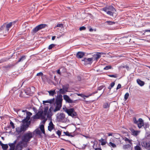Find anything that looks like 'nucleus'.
<instances>
[{
	"label": "nucleus",
	"mask_w": 150,
	"mask_h": 150,
	"mask_svg": "<svg viewBox=\"0 0 150 150\" xmlns=\"http://www.w3.org/2000/svg\"><path fill=\"white\" fill-rule=\"evenodd\" d=\"M22 143V142L18 143L15 147V150H22V147L21 145V144Z\"/></svg>",
	"instance_id": "6ab92c4d"
},
{
	"label": "nucleus",
	"mask_w": 150,
	"mask_h": 150,
	"mask_svg": "<svg viewBox=\"0 0 150 150\" xmlns=\"http://www.w3.org/2000/svg\"><path fill=\"white\" fill-rule=\"evenodd\" d=\"M108 136H112V134H113V136L114 137H119V136H120L119 134L116 133H114L113 134H112V133H108Z\"/></svg>",
	"instance_id": "a878e982"
},
{
	"label": "nucleus",
	"mask_w": 150,
	"mask_h": 150,
	"mask_svg": "<svg viewBox=\"0 0 150 150\" xmlns=\"http://www.w3.org/2000/svg\"><path fill=\"white\" fill-rule=\"evenodd\" d=\"M137 83L141 86H142L144 85V82L139 79L137 80Z\"/></svg>",
	"instance_id": "5701e85b"
},
{
	"label": "nucleus",
	"mask_w": 150,
	"mask_h": 150,
	"mask_svg": "<svg viewBox=\"0 0 150 150\" xmlns=\"http://www.w3.org/2000/svg\"><path fill=\"white\" fill-rule=\"evenodd\" d=\"M129 94L128 93H125L124 96V99L125 100H126L129 97Z\"/></svg>",
	"instance_id": "473e14b6"
},
{
	"label": "nucleus",
	"mask_w": 150,
	"mask_h": 150,
	"mask_svg": "<svg viewBox=\"0 0 150 150\" xmlns=\"http://www.w3.org/2000/svg\"><path fill=\"white\" fill-rule=\"evenodd\" d=\"M109 76L111 77H114V78H116L117 77V76L115 75H109Z\"/></svg>",
	"instance_id": "5fc2aeb1"
},
{
	"label": "nucleus",
	"mask_w": 150,
	"mask_h": 150,
	"mask_svg": "<svg viewBox=\"0 0 150 150\" xmlns=\"http://www.w3.org/2000/svg\"><path fill=\"white\" fill-rule=\"evenodd\" d=\"M10 125L11 126L12 128L13 129H14L15 128V126L13 122H12L11 121L10 122Z\"/></svg>",
	"instance_id": "37998d69"
},
{
	"label": "nucleus",
	"mask_w": 150,
	"mask_h": 150,
	"mask_svg": "<svg viewBox=\"0 0 150 150\" xmlns=\"http://www.w3.org/2000/svg\"><path fill=\"white\" fill-rule=\"evenodd\" d=\"M85 96V95H84L83 94H81V97H83V98H84Z\"/></svg>",
	"instance_id": "774afa93"
},
{
	"label": "nucleus",
	"mask_w": 150,
	"mask_h": 150,
	"mask_svg": "<svg viewBox=\"0 0 150 150\" xmlns=\"http://www.w3.org/2000/svg\"><path fill=\"white\" fill-rule=\"evenodd\" d=\"M12 24V23L10 22L6 25V29L7 32L8 31L9 29L11 27Z\"/></svg>",
	"instance_id": "4be33fe9"
},
{
	"label": "nucleus",
	"mask_w": 150,
	"mask_h": 150,
	"mask_svg": "<svg viewBox=\"0 0 150 150\" xmlns=\"http://www.w3.org/2000/svg\"><path fill=\"white\" fill-rule=\"evenodd\" d=\"M121 85L120 84H119L117 86V87L116 88L117 89H117H119L120 88H121Z\"/></svg>",
	"instance_id": "603ef678"
},
{
	"label": "nucleus",
	"mask_w": 150,
	"mask_h": 150,
	"mask_svg": "<svg viewBox=\"0 0 150 150\" xmlns=\"http://www.w3.org/2000/svg\"><path fill=\"white\" fill-rule=\"evenodd\" d=\"M103 8H105L109 11H110L112 12H114V11H115V8L112 6H109Z\"/></svg>",
	"instance_id": "dca6fc26"
},
{
	"label": "nucleus",
	"mask_w": 150,
	"mask_h": 150,
	"mask_svg": "<svg viewBox=\"0 0 150 150\" xmlns=\"http://www.w3.org/2000/svg\"><path fill=\"white\" fill-rule=\"evenodd\" d=\"M55 101V99L53 98L52 99H49L47 100H45L43 101V104L48 103L50 104L52 103H54Z\"/></svg>",
	"instance_id": "2eb2a0df"
},
{
	"label": "nucleus",
	"mask_w": 150,
	"mask_h": 150,
	"mask_svg": "<svg viewBox=\"0 0 150 150\" xmlns=\"http://www.w3.org/2000/svg\"><path fill=\"white\" fill-rule=\"evenodd\" d=\"M47 113H46L45 114L44 112H42V116H41V119H44L46 118V117L47 116Z\"/></svg>",
	"instance_id": "4c0bfd02"
},
{
	"label": "nucleus",
	"mask_w": 150,
	"mask_h": 150,
	"mask_svg": "<svg viewBox=\"0 0 150 150\" xmlns=\"http://www.w3.org/2000/svg\"><path fill=\"white\" fill-rule=\"evenodd\" d=\"M141 145L147 150H150V141L144 140L141 143Z\"/></svg>",
	"instance_id": "6e6552de"
},
{
	"label": "nucleus",
	"mask_w": 150,
	"mask_h": 150,
	"mask_svg": "<svg viewBox=\"0 0 150 150\" xmlns=\"http://www.w3.org/2000/svg\"><path fill=\"white\" fill-rule=\"evenodd\" d=\"M57 134L59 136L61 134V132L60 131L58 130L57 131Z\"/></svg>",
	"instance_id": "09e8293b"
},
{
	"label": "nucleus",
	"mask_w": 150,
	"mask_h": 150,
	"mask_svg": "<svg viewBox=\"0 0 150 150\" xmlns=\"http://www.w3.org/2000/svg\"><path fill=\"white\" fill-rule=\"evenodd\" d=\"M55 46V45L54 44H52L50 45L49 47H48V49L49 50H51V49L54 46Z\"/></svg>",
	"instance_id": "a19ab883"
},
{
	"label": "nucleus",
	"mask_w": 150,
	"mask_h": 150,
	"mask_svg": "<svg viewBox=\"0 0 150 150\" xmlns=\"http://www.w3.org/2000/svg\"><path fill=\"white\" fill-rule=\"evenodd\" d=\"M141 148L138 145H137L134 147V150H141Z\"/></svg>",
	"instance_id": "ea45409f"
},
{
	"label": "nucleus",
	"mask_w": 150,
	"mask_h": 150,
	"mask_svg": "<svg viewBox=\"0 0 150 150\" xmlns=\"http://www.w3.org/2000/svg\"><path fill=\"white\" fill-rule=\"evenodd\" d=\"M130 130L132 134L135 136L138 135L140 132V131H139L135 130L133 129H130Z\"/></svg>",
	"instance_id": "a211bd4d"
},
{
	"label": "nucleus",
	"mask_w": 150,
	"mask_h": 150,
	"mask_svg": "<svg viewBox=\"0 0 150 150\" xmlns=\"http://www.w3.org/2000/svg\"><path fill=\"white\" fill-rule=\"evenodd\" d=\"M99 142L101 143V144L103 145H105L106 142V141L103 138H101L99 140Z\"/></svg>",
	"instance_id": "bb28decb"
},
{
	"label": "nucleus",
	"mask_w": 150,
	"mask_h": 150,
	"mask_svg": "<svg viewBox=\"0 0 150 150\" xmlns=\"http://www.w3.org/2000/svg\"><path fill=\"white\" fill-rule=\"evenodd\" d=\"M130 146L129 144H126L124 145L123 146V148L124 149H127L129 148Z\"/></svg>",
	"instance_id": "c9c22d12"
},
{
	"label": "nucleus",
	"mask_w": 150,
	"mask_h": 150,
	"mask_svg": "<svg viewBox=\"0 0 150 150\" xmlns=\"http://www.w3.org/2000/svg\"><path fill=\"white\" fill-rule=\"evenodd\" d=\"M103 87L104 86H99L98 88V90L99 91L101 90L103 88Z\"/></svg>",
	"instance_id": "3c124183"
},
{
	"label": "nucleus",
	"mask_w": 150,
	"mask_h": 150,
	"mask_svg": "<svg viewBox=\"0 0 150 150\" xmlns=\"http://www.w3.org/2000/svg\"><path fill=\"white\" fill-rule=\"evenodd\" d=\"M48 107H45L44 108V110L42 112H44V113L45 114L46 113H47L48 110Z\"/></svg>",
	"instance_id": "f704fd0d"
},
{
	"label": "nucleus",
	"mask_w": 150,
	"mask_h": 150,
	"mask_svg": "<svg viewBox=\"0 0 150 150\" xmlns=\"http://www.w3.org/2000/svg\"><path fill=\"white\" fill-rule=\"evenodd\" d=\"M115 84V83L114 82H112L111 83L110 85V86H111V87H113L114 86Z\"/></svg>",
	"instance_id": "6e6d98bb"
},
{
	"label": "nucleus",
	"mask_w": 150,
	"mask_h": 150,
	"mask_svg": "<svg viewBox=\"0 0 150 150\" xmlns=\"http://www.w3.org/2000/svg\"><path fill=\"white\" fill-rule=\"evenodd\" d=\"M53 109V108L52 107H51L49 109V111H50V112Z\"/></svg>",
	"instance_id": "680f3d73"
},
{
	"label": "nucleus",
	"mask_w": 150,
	"mask_h": 150,
	"mask_svg": "<svg viewBox=\"0 0 150 150\" xmlns=\"http://www.w3.org/2000/svg\"><path fill=\"white\" fill-rule=\"evenodd\" d=\"M46 25L45 24H41L39 25L34 28L33 29V31L34 33H35L40 29L45 28Z\"/></svg>",
	"instance_id": "9d476101"
},
{
	"label": "nucleus",
	"mask_w": 150,
	"mask_h": 150,
	"mask_svg": "<svg viewBox=\"0 0 150 150\" xmlns=\"http://www.w3.org/2000/svg\"><path fill=\"white\" fill-rule=\"evenodd\" d=\"M145 32H150V30H146L144 31Z\"/></svg>",
	"instance_id": "69168bd1"
},
{
	"label": "nucleus",
	"mask_w": 150,
	"mask_h": 150,
	"mask_svg": "<svg viewBox=\"0 0 150 150\" xmlns=\"http://www.w3.org/2000/svg\"><path fill=\"white\" fill-rule=\"evenodd\" d=\"M110 104L108 103H106L104 104L103 108H108L110 107Z\"/></svg>",
	"instance_id": "393cba45"
},
{
	"label": "nucleus",
	"mask_w": 150,
	"mask_h": 150,
	"mask_svg": "<svg viewBox=\"0 0 150 150\" xmlns=\"http://www.w3.org/2000/svg\"><path fill=\"white\" fill-rule=\"evenodd\" d=\"M33 136L34 134L33 133L29 131L23 134L22 137L21 139L22 142H24L26 143L24 145V147L27 146V143L30 141Z\"/></svg>",
	"instance_id": "f03ea898"
},
{
	"label": "nucleus",
	"mask_w": 150,
	"mask_h": 150,
	"mask_svg": "<svg viewBox=\"0 0 150 150\" xmlns=\"http://www.w3.org/2000/svg\"><path fill=\"white\" fill-rule=\"evenodd\" d=\"M103 10L106 12L107 14L110 16H113V12L111 11H109L106 9L105 8H103Z\"/></svg>",
	"instance_id": "aec40b11"
},
{
	"label": "nucleus",
	"mask_w": 150,
	"mask_h": 150,
	"mask_svg": "<svg viewBox=\"0 0 150 150\" xmlns=\"http://www.w3.org/2000/svg\"><path fill=\"white\" fill-rule=\"evenodd\" d=\"M111 67L110 66H106L104 68V70H108L109 69H111Z\"/></svg>",
	"instance_id": "58836bf2"
},
{
	"label": "nucleus",
	"mask_w": 150,
	"mask_h": 150,
	"mask_svg": "<svg viewBox=\"0 0 150 150\" xmlns=\"http://www.w3.org/2000/svg\"><path fill=\"white\" fill-rule=\"evenodd\" d=\"M115 23V22L113 21H107L105 23V24H108L109 25H112Z\"/></svg>",
	"instance_id": "c85d7f7f"
},
{
	"label": "nucleus",
	"mask_w": 150,
	"mask_h": 150,
	"mask_svg": "<svg viewBox=\"0 0 150 150\" xmlns=\"http://www.w3.org/2000/svg\"><path fill=\"white\" fill-rule=\"evenodd\" d=\"M36 114H38V115L39 116L41 119V116L42 114V112L41 111H39Z\"/></svg>",
	"instance_id": "e433bc0d"
},
{
	"label": "nucleus",
	"mask_w": 150,
	"mask_h": 150,
	"mask_svg": "<svg viewBox=\"0 0 150 150\" xmlns=\"http://www.w3.org/2000/svg\"><path fill=\"white\" fill-rule=\"evenodd\" d=\"M86 29V28L83 26L80 28L79 30H84Z\"/></svg>",
	"instance_id": "de8ad7c7"
},
{
	"label": "nucleus",
	"mask_w": 150,
	"mask_h": 150,
	"mask_svg": "<svg viewBox=\"0 0 150 150\" xmlns=\"http://www.w3.org/2000/svg\"><path fill=\"white\" fill-rule=\"evenodd\" d=\"M62 88L60 89L59 90V93L61 94H64L67 92H69L68 91L69 88V86L68 84L63 85L62 86Z\"/></svg>",
	"instance_id": "0eeeda50"
},
{
	"label": "nucleus",
	"mask_w": 150,
	"mask_h": 150,
	"mask_svg": "<svg viewBox=\"0 0 150 150\" xmlns=\"http://www.w3.org/2000/svg\"><path fill=\"white\" fill-rule=\"evenodd\" d=\"M64 99L66 102L69 103H74V101L71 99L67 95H64L63 96Z\"/></svg>",
	"instance_id": "9b49d317"
},
{
	"label": "nucleus",
	"mask_w": 150,
	"mask_h": 150,
	"mask_svg": "<svg viewBox=\"0 0 150 150\" xmlns=\"http://www.w3.org/2000/svg\"><path fill=\"white\" fill-rule=\"evenodd\" d=\"M57 73L58 74H59L60 75L61 74V73H60V70L59 69L57 71Z\"/></svg>",
	"instance_id": "bf43d9fd"
},
{
	"label": "nucleus",
	"mask_w": 150,
	"mask_h": 150,
	"mask_svg": "<svg viewBox=\"0 0 150 150\" xmlns=\"http://www.w3.org/2000/svg\"><path fill=\"white\" fill-rule=\"evenodd\" d=\"M123 139L125 141L126 143H131V141L128 139L126 137H125Z\"/></svg>",
	"instance_id": "7c9ffc66"
},
{
	"label": "nucleus",
	"mask_w": 150,
	"mask_h": 150,
	"mask_svg": "<svg viewBox=\"0 0 150 150\" xmlns=\"http://www.w3.org/2000/svg\"><path fill=\"white\" fill-rule=\"evenodd\" d=\"M65 111L68 114L69 116L73 117L76 116L77 115L76 113L74 111L73 108L66 109Z\"/></svg>",
	"instance_id": "423d86ee"
},
{
	"label": "nucleus",
	"mask_w": 150,
	"mask_h": 150,
	"mask_svg": "<svg viewBox=\"0 0 150 150\" xmlns=\"http://www.w3.org/2000/svg\"><path fill=\"white\" fill-rule=\"evenodd\" d=\"M47 118L44 119V120L42 121V123L43 124H44L46 122V121H47Z\"/></svg>",
	"instance_id": "13d9d810"
},
{
	"label": "nucleus",
	"mask_w": 150,
	"mask_h": 150,
	"mask_svg": "<svg viewBox=\"0 0 150 150\" xmlns=\"http://www.w3.org/2000/svg\"><path fill=\"white\" fill-rule=\"evenodd\" d=\"M40 117L38 115V114H36L35 116L33 117V118L34 119H39Z\"/></svg>",
	"instance_id": "49530a36"
},
{
	"label": "nucleus",
	"mask_w": 150,
	"mask_h": 150,
	"mask_svg": "<svg viewBox=\"0 0 150 150\" xmlns=\"http://www.w3.org/2000/svg\"><path fill=\"white\" fill-rule=\"evenodd\" d=\"M109 145L110 146H112L113 147L115 148L116 147V146L115 144L112 143V142H110L109 143Z\"/></svg>",
	"instance_id": "72a5a7b5"
},
{
	"label": "nucleus",
	"mask_w": 150,
	"mask_h": 150,
	"mask_svg": "<svg viewBox=\"0 0 150 150\" xmlns=\"http://www.w3.org/2000/svg\"><path fill=\"white\" fill-rule=\"evenodd\" d=\"M26 59V56L25 55L22 56L18 61V62H22L24 60Z\"/></svg>",
	"instance_id": "cd10ccee"
},
{
	"label": "nucleus",
	"mask_w": 150,
	"mask_h": 150,
	"mask_svg": "<svg viewBox=\"0 0 150 150\" xmlns=\"http://www.w3.org/2000/svg\"><path fill=\"white\" fill-rule=\"evenodd\" d=\"M149 127V125L148 124H146V125L145 127V128L148 127Z\"/></svg>",
	"instance_id": "338daca9"
},
{
	"label": "nucleus",
	"mask_w": 150,
	"mask_h": 150,
	"mask_svg": "<svg viewBox=\"0 0 150 150\" xmlns=\"http://www.w3.org/2000/svg\"><path fill=\"white\" fill-rule=\"evenodd\" d=\"M93 59V58H85L82 61L84 62V63L86 64H91L92 63V61Z\"/></svg>",
	"instance_id": "f8f14e48"
},
{
	"label": "nucleus",
	"mask_w": 150,
	"mask_h": 150,
	"mask_svg": "<svg viewBox=\"0 0 150 150\" xmlns=\"http://www.w3.org/2000/svg\"><path fill=\"white\" fill-rule=\"evenodd\" d=\"M57 27H59L62 28L63 27V24L62 23H58L57 25L56 26L54 27V28L55 29Z\"/></svg>",
	"instance_id": "2f4dec72"
},
{
	"label": "nucleus",
	"mask_w": 150,
	"mask_h": 150,
	"mask_svg": "<svg viewBox=\"0 0 150 150\" xmlns=\"http://www.w3.org/2000/svg\"><path fill=\"white\" fill-rule=\"evenodd\" d=\"M1 145L2 146V149L4 150H6L8 148V146L7 144H1Z\"/></svg>",
	"instance_id": "b1692460"
},
{
	"label": "nucleus",
	"mask_w": 150,
	"mask_h": 150,
	"mask_svg": "<svg viewBox=\"0 0 150 150\" xmlns=\"http://www.w3.org/2000/svg\"><path fill=\"white\" fill-rule=\"evenodd\" d=\"M43 75V74L42 72H40L37 73L36 75L37 76H42Z\"/></svg>",
	"instance_id": "8fccbe9b"
},
{
	"label": "nucleus",
	"mask_w": 150,
	"mask_h": 150,
	"mask_svg": "<svg viewBox=\"0 0 150 150\" xmlns=\"http://www.w3.org/2000/svg\"><path fill=\"white\" fill-rule=\"evenodd\" d=\"M18 88H17L16 87H14L10 91V92H11V93L12 92V91L13 92L14 91H16Z\"/></svg>",
	"instance_id": "a18cd8bd"
},
{
	"label": "nucleus",
	"mask_w": 150,
	"mask_h": 150,
	"mask_svg": "<svg viewBox=\"0 0 150 150\" xmlns=\"http://www.w3.org/2000/svg\"><path fill=\"white\" fill-rule=\"evenodd\" d=\"M19 116L20 117H25V116H26L25 118H24L23 120V122L25 123L27 122H30L29 121L31 116L32 115V113L29 112H27L26 110H20L19 111Z\"/></svg>",
	"instance_id": "f257e3e1"
},
{
	"label": "nucleus",
	"mask_w": 150,
	"mask_h": 150,
	"mask_svg": "<svg viewBox=\"0 0 150 150\" xmlns=\"http://www.w3.org/2000/svg\"><path fill=\"white\" fill-rule=\"evenodd\" d=\"M95 149V150H102L100 148H96Z\"/></svg>",
	"instance_id": "0e129e2a"
},
{
	"label": "nucleus",
	"mask_w": 150,
	"mask_h": 150,
	"mask_svg": "<svg viewBox=\"0 0 150 150\" xmlns=\"http://www.w3.org/2000/svg\"><path fill=\"white\" fill-rule=\"evenodd\" d=\"M92 95V94H89L88 95H85V97H86V98H88L90 96H91Z\"/></svg>",
	"instance_id": "4d7b16f0"
},
{
	"label": "nucleus",
	"mask_w": 150,
	"mask_h": 150,
	"mask_svg": "<svg viewBox=\"0 0 150 150\" xmlns=\"http://www.w3.org/2000/svg\"><path fill=\"white\" fill-rule=\"evenodd\" d=\"M35 132L36 134L40 135L41 134V131L39 129H36L35 131Z\"/></svg>",
	"instance_id": "79ce46f5"
},
{
	"label": "nucleus",
	"mask_w": 150,
	"mask_h": 150,
	"mask_svg": "<svg viewBox=\"0 0 150 150\" xmlns=\"http://www.w3.org/2000/svg\"><path fill=\"white\" fill-rule=\"evenodd\" d=\"M48 92L49 95L50 96H53L56 93L55 90L48 91Z\"/></svg>",
	"instance_id": "412c9836"
},
{
	"label": "nucleus",
	"mask_w": 150,
	"mask_h": 150,
	"mask_svg": "<svg viewBox=\"0 0 150 150\" xmlns=\"http://www.w3.org/2000/svg\"><path fill=\"white\" fill-rule=\"evenodd\" d=\"M133 120L134 123L137 125L138 127L139 128H141L144 125V121L142 118H139L138 120H137L135 118Z\"/></svg>",
	"instance_id": "1a4fd4ad"
},
{
	"label": "nucleus",
	"mask_w": 150,
	"mask_h": 150,
	"mask_svg": "<svg viewBox=\"0 0 150 150\" xmlns=\"http://www.w3.org/2000/svg\"><path fill=\"white\" fill-rule=\"evenodd\" d=\"M62 96H59L55 100L56 107L53 110L54 112H55L60 110L62 107Z\"/></svg>",
	"instance_id": "7ed1b4c3"
},
{
	"label": "nucleus",
	"mask_w": 150,
	"mask_h": 150,
	"mask_svg": "<svg viewBox=\"0 0 150 150\" xmlns=\"http://www.w3.org/2000/svg\"><path fill=\"white\" fill-rule=\"evenodd\" d=\"M57 120L58 121L65 123L67 122V119L65 117V115L63 113H59L57 115Z\"/></svg>",
	"instance_id": "39448f33"
},
{
	"label": "nucleus",
	"mask_w": 150,
	"mask_h": 150,
	"mask_svg": "<svg viewBox=\"0 0 150 150\" xmlns=\"http://www.w3.org/2000/svg\"><path fill=\"white\" fill-rule=\"evenodd\" d=\"M103 53L98 52H97L96 53V54H94L93 55V59H94L95 60H97L98 59L100 58L101 57V55L103 54Z\"/></svg>",
	"instance_id": "ddd939ff"
},
{
	"label": "nucleus",
	"mask_w": 150,
	"mask_h": 150,
	"mask_svg": "<svg viewBox=\"0 0 150 150\" xmlns=\"http://www.w3.org/2000/svg\"><path fill=\"white\" fill-rule=\"evenodd\" d=\"M23 123V124L20 127H17L16 128V132L18 134L21 133L22 132H24L26 131L30 125V122Z\"/></svg>",
	"instance_id": "20e7f679"
},
{
	"label": "nucleus",
	"mask_w": 150,
	"mask_h": 150,
	"mask_svg": "<svg viewBox=\"0 0 150 150\" xmlns=\"http://www.w3.org/2000/svg\"><path fill=\"white\" fill-rule=\"evenodd\" d=\"M56 38L55 36H53L52 37V40H54Z\"/></svg>",
	"instance_id": "052dcab7"
},
{
	"label": "nucleus",
	"mask_w": 150,
	"mask_h": 150,
	"mask_svg": "<svg viewBox=\"0 0 150 150\" xmlns=\"http://www.w3.org/2000/svg\"><path fill=\"white\" fill-rule=\"evenodd\" d=\"M8 145L10 146V148L15 149V146L13 143H9Z\"/></svg>",
	"instance_id": "c756f323"
},
{
	"label": "nucleus",
	"mask_w": 150,
	"mask_h": 150,
	"mask_svg": "<svg viewBox=\"0 0 150 150\" xmlns=\"http://www.w3.org/2000/svg\"><path fill=\"white\" fill-rule=\"evenodd\" d=\"M85 53L83 52H78L76 54V56L78 58H82L84 55Z\"/></svg>",
	"instance_id": "f3484780"
},
{
	"label": "nucleus",
	"mask_w": 150,
	"mask_h": 150,
	"mask_svg": "<svg viewBox=\"0 0 150 150\" xmlns=\"http://www.w3.org/2000/svg\"><path fill=\"white\" fill-rule=\"evenodd\" d=\"M54 125L53 124V123L52 121H51L49 123V125L48 126V130L50 131H51L54 129Z\"/></svg>",
	"instance_id": "4468645a"
},
{
	"label": "nucleus",
	"mask_w": 150,
	"mask_h": 150,
	"mask_svg": "<svg viewBox=\"0 0 150 150\" xmlns=\"http://www.w3.org/2000/svg\"><path fill=\"white\" fill-rule=\"evenodd\" d=\"M64 133H65V134L66 135L69 136H71L70 133H69L68 132H64ZM71 136L72 137V136Z\"/></svg>",
	"instance_id": "c03bdc74"
},
{
	"label": "nucleus",
	"mask_w": 150,
	"mask_h": 150,
	"mask_svg": "<svg viewBox=\"0 0 150 150\" xmlns=\"http://www.w3.org/2000/svg\"><path fill=\"white\" fill-rule=\"evenodd\" d=\"M40 130L41 131L42 130L44 129V126L43 125H40Z\"/></svg>",
	"instance_id": "864d4df0"
},
{
	"label": "nucleus",
	"mask_w": 150,
	"mask_h": 150,
	"mask_svg": "<svg viewBox=\"0 0 150 150\" xmlns=\"http://www.w3.org/2000/svg\"><path fill=\"white\" fill-rule=\"evenodd\" d=\"M17 140H16L15 141H14L13 143H12L14 145H15V144L17 142Z\"/></svg>",
	"instance_id": "e2e57ef3"
}]
</instances>
